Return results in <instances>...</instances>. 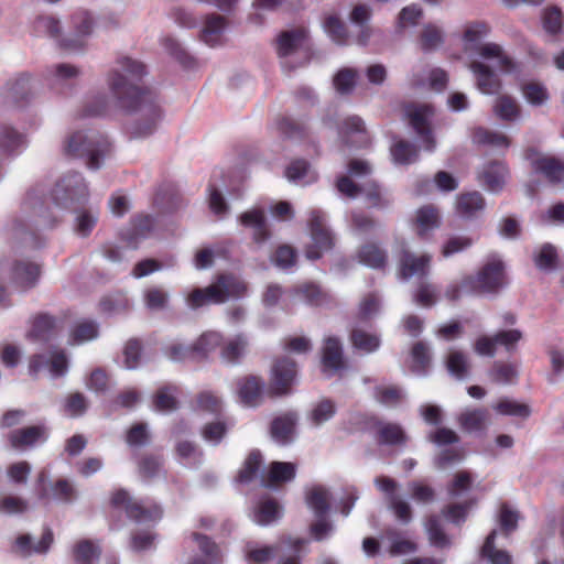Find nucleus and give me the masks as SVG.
Wrapping results in <instances>:
<instances>
[{"instance_id": "f257e3e1", "label": "nucleus", "mask_w": 564, "mask_h": 564, "mask_svg": "<svg viewBox=\"0 0 564 564\" xmlns=\"http://www.w3.org/2000/svg\"><path fill=\"white\" fill-rule=\"evenodd\" d=\"M145 73L142 62L123 56L107 77L110 98L123 110L138 115L128 129L135 139L151 135L163 116L155 95L140 85Z\"/></svg>"}, {"instance_id": "f03ea898", "label": "nucleus", "mask_w": 564, "mask_h": 564, "mask_svg": "<svg viewBox=\"0 0 564 564\" xmlns=\"http://www.w3.org/2000/svg\"><path fill=\"white\" fill-rule=\"evenodd\" d=\"M489 32L490 28L485 22H473L465 25L462 35V50L465 57L469 62L479 58L495 59L500 72H517L518 64L506 53L501 45L494 42H482Z\"/></svg>"}, {"instance_id": "7ed1b4c3", "label": "nucleus", "mask_w": 564, "mask_h": 564, "mask_svg": "<svg viewBox=\"0 0 564 564\" xmlns=\"http://www.w3.org/2000/svg\"><path fill=\"white\" fill-rule=\"evenodd\" d=\"M243 280L232 273L219 274L215 282L203 289H194L186 297L187 305L195 310L208 304H221L229 299H240L247 294Z\"/></svg>"}, {"instance_id": "20e7f679", "label": "nucleus", "mask_w": 564, "mask_h": 564, "mask_svg": "<svg viewBox=\"0 0 564 564\" xmlns=\"http://www.w3.org/2000/svg\"><path fill=\"white\" fill-rule=\"evenodd\" d=\"M370 165L366 161L352 160L348 164L349 176H340L337 181V189L349 198H355L364 194L368 199V204L375 208H384L392 203L391 195L383 191L378 184L371 182L364 186H358L350 176L359 177L369 174Z\"/></svg>"}, {"instance_id": "39448f33", "label": "nucleus", "mask_w": 564, "mask_h": 564, "mask_svg": "<svg viewBox=\"0 0 564 564\" xmlns=\"http://www.w3.org/2000/svg\"><path fill=\"white\" fill-rule=\"evenodd\" d=\"M108 148L107 140L95 131L88 133L76 131L67 137L64 152L69 156L87 159V165L91 170L100 166V159Z\"/></svg>"}, {"instance_id": "423d86ee", "label": "nucleus", "mask_w": 564, "mask_h": 564, "mask_svg": "<svg viewBox=\"0 0 564 564\" xmlns=\"http://www.w3.org/2000/svg\"><path fill=\"white\" fill-rule=\"evenodd\" d=\"M505 267L499 259L489 260L476 276L463 280L465 292L491 293L505 285Z\"/></svg>"}, {"instance_id": "0eeeda50", "label": "nucleus", "mask_w": 564, "mask_h": 564, "mask_svg": "<svg viewBox=\"0 0 564 564\" xmlns=\"http://www.w3.org/2000/svg\"><path fill=\"white\" fill-rule=\"evenodd\" d=\"M308 227L311 231L312 243L306 250V257L316 260L322 254L332 249L334 237L325 224V216L319 210L310 213Z\"/></svg>"}, {"instance_id": "6e6552de", "label": "nucleus", "mask_w": 564, "mask_h": 564, "mask_svg": "<svg viewBox=\"0 0 564 564\" xmlns=\"http://www.w3.org/2000/svg\"><path fill=\"white\" fill-rule=\"evenodd\" d=\"M404 113L424 149L433 151L435 149V140L430 128V121L434 115L433 107L430 105L410 104L405 106Z\"/></svg>"}, {"instance_id": "1a4fd4ad", "label": "nucleus", "mask_w": 564, "mask_h": 564, "mask_svg": "<svg viewBox=\"0 0 564 564\" xmlns=\"http://www.w3.org/2000/svg\"><path fill=\"white\" fill-rule=\"evenodd\" d=\"M68 361L64 351L54 350L48 356L36 355L30 360L29 372L37 377L40 372L47 371L51 378H58L66 375Z\"/></svg>"}, {"instance_id": "9d476101", "label": "nucleus", "mask_w": 564, "mask_h": 564, "mask_svg": "<svg viewBox=\"0 0 564 564\" xmlns=\"http://www.w3.org/2000/svg\"><path fill=\"white\" fill-rule=\"evenodd\" d=\"M306 41L307 35L304 29H296L285 31L278 37V54L283 59V65L290 68H294L295 65L289 63V58L294 55L306 56Z\"/></svg>"}, {"instance_id": "9b49d317", "label": "nucleus", "mask_w": 564, "mask_h": 564, "mask_svg": "<svg viewBox=\"0 0 564 564\" xmlns=\"http://www.w3.org/2000/svg\"><path fill=\"white\" fill-rule=\"evenodd\" d=\"M296 365L292 359H278L271 371V392L275 395L289 394L296 381Z\"/></svg>"}, {"instance_id": "f8f14e48", "label": "nucleus", "mask_w": 564, "mask_h": 564, "mask_svg": "<svg viewBox=\"0 0 564 564\" xmlns=\"http://www.w3.org/2000/svg\"><path fill=\"white\" fill-rule=\"evenodd\" d=\"M54 196L64 205H67L68 202L79 204L87 199L88 188L80 175L69 174L56 184Z\"/></svg>"}, {"instance_id": "ddd939ff", "label": "nucleus", "mask_w": 564, "mask_h": 564, "mask_svg": "<svg viewBox=\"0 0 564 564\" xmlns=\"http://www.w3.org/2000/svg\"><path fill=\"white\" fill-rule=\"evenodd\" d=\"M111 503L116 507H124L128 516L138 522L155 521L162 516V510L156 505L145 508L140 503L130 502L129 495L124 490L116 491L112 495Z\"/></svg>"}, {"instance_id": "4468645a", "label": "nucleus", "mask_w": 564, "mask_h": 564, "mask_svg": "<svg viewBox=\"0 0 564 564\" xmlns=\"http://www.w3.org/2000/svg\"><path fill=\"white\" fill-rule=\"evenodd\" d=\"M442 225V215L435 205L426 204L417 208L413 219V229L422 239L431 238Z\"/></svg>"}, {"instance_id": "2eb2a0df", "label": "nucleus", "mask_w": 564, "mask_h": 564, "mask_svg": "<svg viewBox=\"0 0 564 564\" xmlns=\"http://www.w3.org/2000/svg\"><path fill=\"white\" fill-rule=\"evenodd\" d=\"M468 68L474 75L476 87L482 94L495 95L500 91L502 87L501 80L498 74L487 64L476 59L469 62Z\"/></svg>"}, {"instance_id": "dca6fc26", "label": "nucleus", "mask_w": 564, "mask_h": 564, "mask_svg": "<svg viewBox=\"0 0 564 564\" xmlns=\"http://www.w3.org/2000/svg\"><path fill=\"white\" fill-rule=\"evenodd\" d=\"M527 159L530 161L536 173L543 174L551 183H558L564 180V163L560 160L540 154L534 150L528 152Z\"/></svg>"}, {"instance_id": "f3484780", "label": "nucleus", "mask_w": 564, "mask_h": 564, "mask_svg": "<svg viewBox=\"0 0 564 564\" xmlns=\"http://www.w3.org/2000/svg\"><path fill=\"white\" fill-rule=\"evenodd\" d=\"M486 208V200L479 192H466L456 196L454 212L462 219H473Z\"/></svg>"}, {"instance_id": "a211bd4d", "label": "nucleus", "mask_w": 564, "mask_h": 564, "mask_svg": "<svg viewBox=\"0 0 564 564\" xmlns=\"http://www.w3.org/2000/svg\"><path fill=\"white\" fill-rule=\"evenodd\" d=\"M431 256H415L408 251L403 252L399 261V275L402 280L411 278H423L430 271Z\"/></svg>"}, {"instance_id": "6ab92c4d", "label": "nucleus", "mask_w": 564, "mask_h": 564, "mask_svg": "<svg viewBox=\"0 0 564 564\" xmlns=\"http://www.w3.org/2000/svg\"><path fill=\"white\" fill-rule=\"evenodd\" d=\"M509 177V171L502 162L486 164L479 173L480 183L491 193H499L503 189Z\"/></svg>"}, {"instance_id": "aec40b11", "label": "nucleus", "mask_w": 564, "mask_h": 564, "mask_svg": "<svg viewBox=\"0 0 564 564\" xmlns=\"http://www.w3.org/2000/svg\"><path fill=\"white\" fill-rule=\"evenodd\" d=\"M459 427L467 433H480L490 423V415L482 408H466L457 416Z\"/></svg>"}, {"instance_id": "412c9836", "label": "nucleus", "mask_w": 564, "mask_h": 564, "mask_svg": "<svg viewBox=\"0 0 564 564\" xmlns=\"http://www.w3.org/2000/svg\"><path fill=\"white\" fill-rule=\"evenodd\" d=\"M46 437V431L43 426H30L15 430L8 436L11 447L19 451H25L37 443H43Z\"/></svg>"}, {"instance_id": "4be33fe9", "label": "nucleus", "mask_w": 564, "mask_h": 564, "mask_svg": "<svg viewBox=\"0 0 564 564\" xmlns=\"http://www.w3.org/2000/svg\"><path fill=\"white\" fill-rule=\"evenodd\" d=\"M322 366L324 373L327 376H332L343 368V346L338 338H325L322 354Z\"/></svg>"}, {"instance_id": "5701e85b", "label": "nucleus", "mask_w": 564, "mask_h": 564, "mask_svg": "<svg viewBox=\"0 0 564 564\" xmlns=\"http://www.w3.org/2000/svg\"><path fill=\"white\" fill-rule=\"evenodd\" d=\"M240 224L252 230V239L261 245L270 238V231L267 226L264 214L260 209H251L240 215Z\"/></svg>"}, {"instance_id": "b1692460", "label": "nucleus", "mask_w": 564, "mask_h": 564, "mask_svg": "<svg viewBox=\"0 0 564 564\" xmlns=\"http://www.w3.org/2000/svg\"><path fill=\"white\" fill-rule=\"evenodd\" d=\"M238 397L241 404L256 406L260 403L263 392V382L257 377H246L238 381Z\"/></svg>"}, {"instance_id": "393cba45", "label": "nucleus", "mask_w": 564, "mask_h": 564, "mask_svg": "<svg viewBox=\"0 0 564 564\" xmlns=\"http://www.w3.org/2000/svg\"><path fill=\"white\" fill-rule=\"evenodd\" d=\"M296 422L297 415L293 412L275 417L271 424L272 438L281 445L290 443L295 434Z\"/></svg>"}, {"instance_id": "a878e982", "label": "nucleus", "mask_w": 564, "mask_h": 564, "mask_svg": "<svg viewBox=\"0 0 564 564\" xmlns=\"http://www.w3.org/2000/svg\"><path fill=\"white\" fill-rule=\"evenodd\" d=\"M40 278V268L35 263L18 262L12 270V281L21 291L33 288Z\"/></svg>"}, {"instance_id": "bb28decb", "label": "nucleus", "mask_w": 564, "mask_h": 564, "mask_svg": "<svg viewBox=\"0 0 564 564\" xmlns=\"http://www.w3.org/2000/svg\"><path fill=\"white\" fill-rule=\"evenodd\" d=\"M323 299L324 294L316 284L305 283L293 290L289 300L285 302V308L291 310L297 303L318 305L322 303Z\"/></svg>"}, {"instance_id": "cd10ccee", "label": "nucleus", "mask_w": 564, "mask_h": 564, "mask_svg": "<svg viewBox=\"0 0 564 564\" xmlns=\"http://www.w3.org/2000/svg\"><path fill=\"white\" fill-rule=\"evenodd\" d=\"M296 466L292 463L273 462L267 477L262 478V486L273 488L280 484L291 481L295 477Z\"/></svg>"}, {"instance_id": "c85d7f7f", "label": "nucleus", "mask_w": 564, "mask_h": 564, "mask_svg": "<svg viewBox=\"0 0 564 564\" xmlns=\"http://www.w3.org/2000/svg\"><path fill=\"white\" fill-rule=\"evenodd\" d=\"M248 338L243 334H238L228 338L223 339L220 348V358L227 364H237L247 352Z\"/></svg>"}, {"instance_id": "c756f323", "label": "nucleus", "mask_w": 564, "mask_h": 564, "mask_svg": "<svg viewBox=\"0 0 564 564\" xmlns=\"http://www.w3.org/2000/svg\"><path fill=\"white\" fill-rule=\"evenodd\" d=\"M52 543L53 533L50 530H45L41 540L36 544L31 542V538L29 535H20L15 541L14 551L22 556L42 554L47 552Z\"/></svg>"}, {"instance_id": "7c9ffc66", "label": "nucleus", "mask_w": 564, "mask_h": 564, "mask_svg": "<svg viewBox=\"0 0 564 564\" xmlns=\"http://www.w3.org/2000/svg\"><path fill=\"white\" fill-rule=\"evenodd\" d=\"M448 373L457 380H465L470 373V361L467 354L451 349L445 359Z\"/></svg>"}, {"instance_id": "2f4dec72", "label": "nucleus", "mask_w": 564, "mask_h": 564, "mask_svg": "<svg viewBox=\"0 0 564 564\" xmlns=\"http://www.w3.org/2000/svg\"><path fill=\"white\" fill-rule=\"evenodd\" d=\"M80 70L70 64L61 63L54 66L50 73V85L53 89L62 91L65 86H69L79 76Z\"/></svg>"}, {"instance_id": "473e14b6", "label": "nucleus", "mask_w": 564, "mask_h": 564, "mask_svg": "<svg viewBox=\"0 0 564 564\" xmlns=\"http://www.w3.org/2000/svg\"><path fill=\"white\" fill-rule=\"evenodd\" d=\"M225 29L226 19L224 17L218 14L207 17L200 34L202 41L209 46L219 45Z\"/></svg>"}, {"instance_id": "72a5a7b5", "label": "nucleus", "mask_w": 564, "mask_h": 564, "mask_svg": "<svg viewBox=\"0 0 564 564\" xmlns=\"http://www.w3.org/2000/svg\"><path fill=\"white\" fill-rule=\"evenodd\" d=\"M522 97L533 107L544 106L550 99L546 86L538 80H525L520 85Z\"/></svg>"}, {"instance_id": "f704fd0d", "label": "nucleus", "mask_w": 564, "mask_h": 564, "mask_svg": "<svg viewBox=\"0 0 564 564\" xmlns=\"http://www.w3.org/2000/svg\"><path fill=\"white\" fill-rule=\"evenodd\" d=\"M285 177L297 185H308L317 180V174L302 160L293 161L285 170Z\"/></svg>"}, {"instance_id": "c9c22d12", "label": "nucleus", "mask_w": 564, "mask_h": 564, "mask_svg": "<svg viewBox=\"0 0 564 564\" xmlns=\"http://www.w3.org/2000/svg\"><path fill=\"white\" fill-rule=\"evenodd\" d=\"M282 514L281 507L274 499H265L259 502L252 513V520L259 525H269Z\"/></svg>"}, {"instance_id": "e433bc0d", "label": "nucleus", "mask_w": 564, "mask_h": 564, "mask_svg": "<svg viewBox=\"0 0 564 564\" xmlns=\"http://www.w3.org/2000/svg\"><path fill=\"white\" fill-rule=\"evenodd\" d=\"M357 258L360 263L370 267L372 269H381L384 268L388 261V256L384 250H382L376 243H366L364 245L358 253Z\"/></svg>"}, {"instance_id": "4c0bfd02", "label": "nucleus", "mask_w": 564, "mask_h": 564, "mask_svg": "<svg viewBox=\"0 0 564 564\" xmlns=\"http://www.w3.org/2000/svg\"><path fill=\"white\" fill-rule=\"evenodd\" d=\"M56 329V322L50 315H40L34 318L28 338L33 341L42 343L51 338Z\"/></svg>"}, {"instance_id": "58836bf2", "label": "nucleus", "mask_w": 564, "mask_h": 564, "mask_svg": "<svg viewBox=\"0 0 564 564\" xmlns=\"http://www.w3.org/2000/svg\"><path fill=\"white\" fill-rule=\"evenodd\" d=\"M494 113L503 121H516L521 117V108L517 100L508 95H501L495 100Z\"/></svg>"}, {"instance_id": "ea45409f", "label": "nucleus", "mask_w": 564, "mask_h": 564, "mask_svg": "<svg viewBox=\"0 0 564 564\" xmlns=\"http://www.w3.org/2000/svg\"><path fill=\"white\" fill-rule=\"evenodd\" d=\"M352 346L366 354L376 351L381 344L380 337L375 333H368L365 329L356 326L350 334Z\"/></svg>"}, {"instance_id": "a19ab883", "label": "nucleus", "mask_w": 564, "mask_h": 564, "mask_svg": "<svg viewBox=\"0 0 564 564\" xmlns=\"http://www.w3.org/2000/svg\"><path fill=\"white\" fill-rule=\"evenodd\" d=\"M376 437L381 445H402L406 441L401 426L393 423H379Z\"/></svg>"}, {"instance_id": "79ce46f5", "label": "nucleus", "mask_w": 564, "mask_h": 564, "mask_svg": "<svg viewBox=\"0 0 564 564\" xmlns=\"http://www.w3.org/2000/svg\"><path fill=\"white\" fill-rule=\"evenodd\" d=\"M444 42L443 30L433 23L423 25L419 35V45L422 51L429 52L440 47Z\"/></svg>"}, {"instance_id": "37998d69", "label": "nucleus", "mask_w": 564, "mask_h": 564, "mask_svg": "<svg viewBox=\"0 0 564 564\" xmlns=\"http://www.w3.org/2000/svg\"><path fill=\"white\" fill-rule=\"evenodd\" d=\"M223 336L217 332H206L199 336L194 344V352L196 359L208 357L217 348H221Z\"/></svg>"}, {"instance_id": "c03bdc74", "label": "nucleus", "mask_w": 564, "mask_h": 564, "mask_svg": "<svg viewBox=\"0 0 564 564\" xmlns=\"http://www.w3.org/2000/svg\"><path fill=\"white\" fill-rule=\"evenodd\" d=\"M72 22L75 30L76 40H65L63 45L65 46H78L80 39L89 35L93 31L94 22L88 12L80 11L72 17Z\"/></svg>"}, {"instance_id": "a18cd8bd", "label": "nucleus", "mask_w": 564, "mask_h": 564, "mask_svg": "<svg viewBox=\"0 0 564 564\" xmlns=\"http://www.w3.org/2000/svg\"><path fill=\"white\" fill-rule=\"evenodd\" d=\"M142 299L147 310L156 312L167 307L170 295L160 286H151L143 291Z\"/></svg>"}, {"instance_id": "49530a36", "label": "nucleus", "mask_w": 564, "mask_h": 564, "mask_svg": "<svg viewBox=\"0 0 564 564\" xmlns=\"http://www.w3.org/2000/svg\"><path fill=\"white\" fill-rule=\"evenodd\" d=\"M306 502L315 517L325 516L329 509V494L323 487H314L308 491Z\"/></svg>"}, {"instance_id": "de8ad7c7", "label": "nucleus", "mask_w": 564, "mask_h": 564, "mask_svg": "<svg viewBox=\"0 0 564 564\" xmlns=\"http://www.w3.org/2000/svg\"><path fill=\"white\" fill-rule=\"evenodd\" d=\"M336 413V405L332 400L323 399L318 401L308 414V421L313 426H319L329 421Z\"/></svg>"}, {"instance_id": "09e8293b", "label": "nucleus", "mask_w": 564, "mask_h": 564, "mask_svg": "<svg viewBox=\"0 0 564 564\" xmlns=\"http://www.w3.org/2000/svg\"><path fill=\"white\" fill-rule=\"evenodd\" d=\"M99 549L91 541L83 540L73 549L74 564H94L99 557Z\"/></svg>"}, {"instance_id": "8fccbe9b", "label": "nucleus", "mask_w": 564, "mask_h": 564, "mask_svg": "<svg viewBox=\"0 0 564 564\" xmlns=\"http://www.w3.org/2000/svg\"><path fill=\"white\" fill-rule=\"evenodd\" d=\"M473 140L476 143L488 144L499 149H507L511 143L510 139L505 133L492 132L482 128H478L475 130L473 134Z\"/></svg>"}, {"instance_id": "3c124183", "label": "nucleus", "mask_w": 564, "mask_h": 564, "mask_svg": "<svg viewBox=\"0 0 564 564\" xmlns=\"http://www.w3.org/2000/svg\"><path fill=\"white\" fill-rule=\"evenodd\" d=\"M98 325L93 321H82L75 325L70 334V344H83L97 338Z\"/></svg>"}, {"instance_id": "603ef678", "label": "nucleus", "mask_w": 564, "mask_h": 564, "mask_svg": "<svg viewBox=\"0 0 564 564\" xmlns=\"http://www.w3.org/2000/svg\"><path fill=\"white\" fill-rule=\"evenodd\" d=\"M192 542H195L202 553L206 556L204 561H194L192 564H214L219 561V550L207 536L198 533L192 534Z\"/></svg>"}, {"instance_id": "864d4df0", "label": "nucleus", "mask_w": 564, "mask_h": 564, "mask_svg": "<svg viewBox=\"0 0 564 564\" xmlns=\"http://www.w3.org/2000/svg\"><path fill=\"white\" fill-rule=\"evenodd\" d=\"M543 30L550 35H558L563 32L564 20L562 12L556 8H547L543 11L542 17Z\"/></svg>"}, {"instance_id": "5fc2aeb1", "label": "nucleus", "mask_w": 564, "mask_h": 564, "mask_svg": "<svg viewBox=\"0 0 564 564\" xmlns=\"http://www.w3.org/2000/svg\"><path fill=\"white\" fill-rule=\"evenodd\" d=\"M497 531L494 530L486 539L481 549V556L487 558L491 564H509L511 561L510 555L501 550H496L494 541Z\"/></svg>"}, {"instance_id": "6e6d98bb", "label": "nucleus", "mask_w": 564, "mask_h": 564, "mask_svg": "<svg viewBox=\"0 0 564 564\" xmlns=\"http://www.w3.org/2000/svg\"><path fill=\"white\" fill-rule=\"evenodd\" d=\"M474 478L468 471H458L447 487L451 499L455 500L463 497L471 488Z\"/></svg>"}, {"instance_id": "4d7b16f0", "label": "nucleus", "mask_w": 564, "mask_h": 564, "mask_svg": "<svg viewBox=\"0 0 564 564\" xmlns=\"http://www.w3.org/2000/svg\"><path fill=\"white\" fill-rule=\"evenodd\" d=\"M474 243V239L469 236L456 235L451 236L442 246L441 253L445 258L453 257L456 253L469 249Z\"/></svg>"}, {"instance_id": "13d9d810", "label": "nucleus", "mask_w": 564, "mask_h": 564, "mask_svg": "<svg viewBox=\"0 0 564 564\" xmlns=\"http://www.w3.org/2000/svg\"><path fill=\"white\" fill-rule=\"evenodd\" d=\"M262 464L261 454L259 452H251L246 458L239 474L238 481L242 484L250 482L258 474Z\"/></svg>"}, {"instance_id": "bf43d9fd", "label": "nucleus", "mask_w": 564, "mask_h": 564, "mask_svg": "<svg viewBox=\"0 0 564 564\" xmlns=\"http://www.w3.org/2000/svg\"><path fill=\"white\" fill-rule=\"evenodd\" d=\"M34 31L39 35L58 40L61 36L59 21L54 17H39L34 22Z\"/></svg>"}, {"instance_id": "052dcab7", "label": "nucleus", "mask_w": 564, "mask_h": 564, "mask_svg": "<svg viewBox=\"0 0 564 564\" xmlns=\"http://www.w3.org/2000/svg\"><path fill=\"white\" fill-rule=\"evenodd\" d=\"M494 409L501 415L520 416L527 419L531 410L527 404L510 399H501L494 405Z\"/></svg>"}, {"instance_id": "680f3d73", "label": "nucleus", "mask_w": 564, "mask_h": 564, "mask_svg": "<svg viewBox=\"0 0 564 564\" xmlns=\"http://www.w3.org/2000/svg\"><path fill=\"white\" fill-rule=\"evenodd\" d=\"M475 503L476 499H469L463 503L453 501L443 510V514L448 521L455 524H459L465 521L469 509Z\"/></svg>"}, {"instance_id": "e2e57ef3", "label": "nucleus", "mask_w": 564, "mask_h": 564, "mask_svg": "<svg viewBox=\"0 0 564 564\" xmlns=\"http://www.w3.org/2000/svg\"><path fill=\"white\" fill-rule=\"evenodd\" d=\"M323 28L328 36L337 44H347L348 36L346 29L341 21L335 15H328L325 18Z\"/></svg>"}, {"instance_id": "0e129e2a", "label": "nucleus", "mask_w": 564, "mask_h": 564, "mask_svg": "<svg viewBox=\"0 0 564 564\" xmlns=\"http://www.w3.org/2000/svg\"><path fill=\"white\" fill-rule=\"evenodd\" d=\"M393 161L398 164H410L416 161L417 151L409 142L399 141L391 148Z\"/></svg>"}, {"instance_id": "69168bd1", "label": "nucleus", "mask_w": 564, "mask_h": 564, "mask_svg": "<svg viewBox=\"0 0 564 564\" xmlns=\"http://www.w3.org/2000/svg\"><path fill=\"white\" fill-rule=\"evenodd\" d=\"M437 299V289L431 283H421L413 293L414 303L423 307L433 306Z\"/></svg>"}, {"instance_id": "338daca9", "label": "nucleus", "mask_w": 564, "mask_h": 564, "mask_svg": "<svg viewBox=\"0 0 564 564\" xmlns=\"http://www.w3.org/2000/svg\"><path fill=\"white\" fill-rule=\"evenodd\" d=\"M423 17L422 9L416 4L404 7L398 17L397 28L402 31L415 26Z\"/></svg>"}, {"instance_id": "774afa93", "label": "nucleus", "mask_w": 564, "mask_h": 564, "mask_svg": "<svg viewBox=\"0 0 564 564\" xmlns=\"http://www.w3.org/2000/svg\"><path fill=\"white\" fill-rule=\"evenodd\" d=\"M358 73L352 68H343L334 77V86L340 94L350 93L357 83Z\"/></svg>"}]
</instances>
